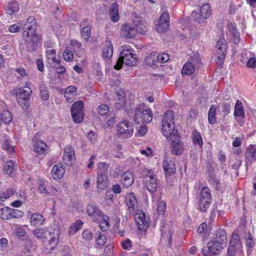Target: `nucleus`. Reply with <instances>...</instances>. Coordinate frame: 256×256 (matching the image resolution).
<instances>
[{
	"mask_svg": "<svg viewBox=\"0 0 256 256\" xmlns=\"http://www.w3.org/2000/svg\"><path fill=\"white\" fill-rule=\"evenodd\" d=\"M162 132L167 140H173L179 135L177 130L175 129L174 114L172 110H168L164 114Z\"/></svg>",
	"mask_w": 256,
	"mask_h": 256,
	"instance_id": "nucleus-1",
	"label": "nucleus"
},
{
	"mask_svg": "<svg viewBox=\"0 0 256 256\" xmlns=\"http://www.w3.org/2000/svg\"><path fill=\"white\" fill-rule=\"evenodd\" d=\"M224 248L220 242L212 239L203 248L202 252L204 256H214L220 254Z\"/></svg>",
	"mask_w": 256,
	"mask_h": 256,
	"instance_id": "nucleus-2",
	"label": "nucleus"
},
{
	"mask_svg": "<svg viewBox=\"0 0 256 256\" xmlns=\"http://www.w3.org/2000/svg\"><path fill=\"white\" fill-rule=\"evenodd\" d=\"M134 130L133 124L132 122L124 120L117 126V134L119 136L128 138L132 136Z\"/></svg>",
	"mask_w": 256,
	"mask_h": 256,
	"instance_id": "nucleus-3",
	"label": "nucleus"
},
{
	"mask_svg": "<svg viewBox=\"0 0 256 256\" xmlns=\"http://www.w3.org/2000/svg\"><path fill=\"white\" fill-rule=\"evenodd\" d=\"M191 60L192 62H187L183 66L181 72L182 76H190L194 72L196 66L198 65V62L200 61V56L196 54L194 56H192Z\"/></svg>",
	"mask_w": 256,
	"mask_h": 256,
	"instance_id": "nucleus-4",
	"label": "nucleus"
},
{
	"mask_svg": "<svg viewBox=\"0 0 256 256\" xmlns=\"http://www.w3.org/2000/svg\"><path fill=\"white\" fill-rule=\"evenodd\" d=\"M211 194L210 190L208 188H203L200 194L199 210L206 212L210 204Z\"/></svg>",
	"mask_w": 256,
	"mask_h": 256,
	"instance_id": "nucleus-5",
	"label": "nucleus"
},
{
	"mask_svg": "<svg viewBox=\"0 0 256 256\" xmlns=\"http://www.w3.org/2000/svg\"><path fill=\"white\" fill-rule=\"evenodd\" d=\"M152 119V113L150 108L141 110L137 108L134 116V121L139 124L140 122L150 123Z\"/></svg>",
	"mask_w": 256,
	"mask_h": 256,
	"instance_id": "nucleus-6",
	"label": "nucleus"
},
{
	"mask_svg": "<svg viewBox=\"0 0 256 256\" xmlns=\"http://www.w3.org/2000/svg\"><path fill=\"white\" fill-rule=\"evenodd\" d=\"M210 14L211 10L209 4H205L201 6L200 15H198L196 12H193L192 14V16L194 18V20L198 24H202Z\"/></svg>",
	"mask_w": 256,
	"mask_h": 256,
	"instance_id": "nucleus-7",
	"label": "nucleus"
},
{
	"mask_svg": "<svg viewBox=\"0 0 256 256\" xmlns=\"http://www.w3.org/2000/svg\"><path fill=\"white\" fill-rule=\"evenodd\" d=\"M120 56L126 65L130 66L136 65L137 62L136 54L132 52L131 49H123L120 52Z\"/></svg>",
	"mask_w": 256,
	"mask_h": 256,
	"instance_id": "nucleus-8",
	"label": "nucleus"
},
{
	"mask_svg": "<svg viewBox=\"0 0 256 256\" xmlns=\"http://www.w3.org/2000/svg\"><path fill=\"white\" fill-rule=\"evenodd\" d=\"M36 28L24 30L22 36L24 40L28 42H32L34 46H37L40 42L39 36L36 34Z\"/></svg>",
	"mask_w": 256,
	"mask_h": 256,
	"instance_id": "nucleus-9",
	"label": "nucleus"
},
{
	"mask_svg": "<svg viewBox=\"0 0 256 256\" xmlns=\"http://www.w3.org/2000/svg\"><path fill=\"white\" fill-rule=\"evenodd\" d=\"M134 25V20L132 24H125L122 26L120 28V34L122 37L126 38H132L137 34V30Z\"/></svg>",
	"mask_w": 256,
	"mask_h": 256,
	"instance_id": "nucleus-10",
	"label": "nucleus"
},
{
	"mask_svg": "<svg viewBox=\"0 0 256 256\" xmlns=\"http://www.w3.org/2000/svg\"><path fill=\"white\" fill-rule=\"evenodd\" d=\"M132 214L134 216L139 230H142L148 227L150 220L144 212L138 210V212Z\"/></svg>",
	"mask_w": 256,
	"mask_h": 256,
	"instance_id": "nucleus-11",
	"label": "nucleus"
},
{
	"mask_svg": "<svg viewBox=\"0 0 256 256\" xmlns=\"http://www.w3.org/2000/svg\"><path fill=\"white\" fill-rule=\"evenodd\" d=\"M170 26V16L167 12H164L160 16L156 30L159 33L165 32Z\"/></svg>",
	"mask_w": 256,
	"mask_h": 256,
	"instance_id": "nucleus-12",
	"label": "nucleus"
},
{
	"mask_svg": "<svg viewBox=\"0 0 256 256\" xmlns=\"http://www.w3.org/2000/svg\"><path fill=\"white\" fill-rule=\"evenodd\" d=\"M126 203L130 214H134L138 212L137 200L134 193L127 194L126 198Z\"/></svg>",
	"mask_w": 256,
	"mask_h": 256,
	"instance_id": "nucleus-13",
	"label": "nucleus"
},
{
	"mask_svg": "<svg viewBox=\"0 0 256 256\" xmlns=\"http://www.w3.org/2000/svg\"><path fill=\"white\" fill-rule=\"evenodd\" d=\"M247 61L246 66L248 68H254L256 66V55L248 50H245L242 53L241 62Z\"/></svg>",
	"mask_w": 256,
	"mask_h": 256,
	"instance_id": "nucleus-14",
	"label": "nucleus"
},
{
	"mask_svg": "<svg viewBox=\"0 0 256 256\" xmlns=\"http://www.w3.org/2000/svg\"><path fill=\"white\" fill-rule=\"evenodd\" d=\"M62 158L64 162L66 165L70 166L74 162L76 158L72 146H68L66 147Z\"/></svg>",
	"mask_w": 256,
	"mask_h": 256,
	"instance_id": "nucleus-15",
	"label": "nucleus"
},
{
	"mask_svg": "<svg viewBox=\"0 0 256 256\" xmlns=\"http://www.w3.org/2000/svg\"><path fill=\"white\" fill-rule=\"evenodd\" d=\"M171 143L172 152L175 155L181 154L184 150V144L180 142V136L176 138H174L173 140H168Z\"/></svg>",
	"mask_w": 256,
	"mask_h": 256,
	"instance_id": "nucleus-16",
	"label": "nucleus"
},
{
	"mask_svg": "<svg viewBox=\"0 0 256 256\" xmlns=\"http://www.w3.org/2000/svg\"><path fill=\"white\" fill-rule=\"evenodd\" d=\"M144 184L146 185L148 190L150 192H154L157 188V182L156 178L153 174L150 171L145 176Z\"/></svg>",
	"mask_w": 256,
	"mask_h": 256,
	"instance_id": "nucleus-17",
	"label": "nucleus"
},
{
	"mask_svg": "<svg viewBox=\"0 0 256 256\" xmlns=\"http://www.w3.org/2000/svg\"><path fill=\"white\" fill-rule=\"evenodd\" d=\"M163 168L166 177L174 174L176 172L174 162L171 158L167 157H164V159Z\"/></svg>",
	"mask_w": 256,
	"mask_h": 256,
	"instance_id": "nucleus-18",
	"label": "nucleus"
},
{
	"mask_svg": "<svg viewBox=\"0 0 256 256\" xmlns=\"http://www.w3.org/2000/svg\"><path fill=\"white\" fill-rule=\"evenodd\" d=\"M87 214L91 220L95 222L98 221L99 218L104 214L94 205H88L86 208Z\"/></svg>",
	"mask_w": 256,
	"mask_h": 256,
	"instance_id": "nucleus-19",
	"label": "nucleus"
},
{
	"mask_svg": "<svg viewBox=\"0 0 256 256\" xmlns=\"http://www.w3.org/2000/svg\"><path fill=\"white\" fill-rule=\"evenodd\" d=\"M108 187V181L106 176L104 174H99L96 176V188L98 191L100 192L106 190Z\"/></svg>",
	"mask_w": 256,
	"mask_h": 256,
	"instance_id": "nucleus-20",
	"label": "nucleus"
},
{
	"mask_svg": "<svg viewBox=\"0 0 256 256\" xmlns=\"http://www.w3.org/2000/svg\"><path fill=\"white\" fill-rule=\"evenodd\" d=\"M46 54L47 58L46 62L48 66H54L56 64H58V62H60L59 58L56 57V52L54 49L48 50Z\"/></svg>",
	"mask_w": 256,
	"mask_h": 256,
	"instance_id": "nucleus-21",
	"label": "nucleus"
},
{
	"mask_svg": "<svg viewBox=\"0 0 256 256\" xmlns=\"http://www.w3.org/2000/svg\"><path fill=\"white\" fill-rule=\"evenodd\" d=\"M82 36L86 40H88L91 36V27L87 19H84L80 23Z\"/></svg>",
	"mask_w": 256,
	"mask_h": 256,
	"instance_id": "nucleus-22",
	"label": "nucleus"
},
{
	"mask_svg": "<svg viewBox=\"0 0 256 256\" xmlns=\"http://www.w3.org/2000/svg\"><path fill=\"white\" fill-rule=\"evenodd\" d=\"M65 173V168L62 164H58L54 166L52 170V176L55 180H60Z\"/></svg>",
	"mask_w": 256,
	"mask_h": 256,
	"instance_id": "nucleus-23",
	"label": "nucleus"
},
{
	"mask_svg": "<svg viewBox=\"0 0 256 256\" xmlns=\"http://www.w3.org/2000/svg\"><path fill=\"white\" fill-rule=\"evenodd\" d=\"M134 25L136 26L137 33L144 34L147 32V26L146 22L140 18H136L134 20Z\"/></svg>",
	"mask_w": 256,
	"mask_h": 256,
	"instance_id": "nucleus-24",
	"label": "nucleus"
},
{
	"mask_svg": "<svg viewBox=\"0 0 256 256\" xmlns=\"http://www.w3.org/2000/svg\"><path fill=\"white\" fill-rule=\"evenodd\" d=\"M98 219V221L95 222L99 224V227L101 230L102 232L108 230L110 228L108 216L103 214Z\"/></svg>",
	"mask_w": 256,
	"mask_h": 256,
	"instance_id": "nucleus-25",
	"label": "nucleus"
},
{
	"mask_svg": "<svg viewBox=\"0 0 256 256\" xmlns=\"http://www.w3.org/2000/svg\"><path fill=\"white\" fill-rule=\"evenodd\" d=\"M118 102L115 104V106L117 109L124 108L125 106V94L124 91L122 88H118L116 91Z\"/></svg>",
	"mask_w": 256,
	"mask_h": 256,
	"instance_id": "nucleus-26",
	"label": "nucleus"
},
{
	"mask_svg": "<svg viewBox=\"0 0 256 256\" xmlns=\"http://www.w3.org/2000/svg\"><path fill=\"white\" fill-rule=\"evenodd\" d=\"M32 94V90L30 88H29L28 90H24L22 88H20L18 92L16 93V97L18 99V102H20V100H22L25 102L29 100Z\"/></svg>",
	"mask_w": 256,
	"mask_h": 256,
	"instance_id": "nucleus-27",
	"label": "nucleus"
},
{
	"mask_svg": "<svg viewBox=\"0 0 256 256\" xmlns=\"http://www.w3.org/2000/svg\"><path fill=\"white\" fill-rule=\"evenodd\" d=\"M76 88L72 86H68L64 92V98L68 102H72L75 98Z\"/></svg>",
	"mask_w": 256,
	"mask_h": 256,
	"instance_id": "nucleus-28",
	"label": "nucleus"
},
{
	"mask_svg": "<svg viewBox=\"0 0 256 256\" xmlns=\"http://www.w3.org/2000/svg\"><path fill=\"white\" fill-rule=\"evenodd\" d=\"M60 234V229L58 226H56L54 230V232H50L51 236L49 240V244L52 246V248L55 246L59 242V236Z\"/></svg>",
	"mask_w": 256,
	"mask_h": 256,
	"instance_id": "nucleus-29",
	"label": "nucleus"
},
{
	"mask_svg": "<svg viewBox=\"0 0 256 256\" xmlns=\"http://www.w3.org/2000/svg\"><path fill=\"white\" fill-rule=\"evenodd\" d=\"M47 145L43 140H40L35 142L34 144V150L39 154H46L47 150Z\"/></svg>",
	"mask_w": 256,
	"mask_h": 256,
	"instance_id": "nucleus-30",
	"label": "nucleus"
},
{
	"mask_svg": "<svg viewBox=\"0 0 256 256\" xmlns=\"http://www.w3.org/2000/svg\"><path fill=\"white\" fill-rule=\"evenodd\" d=\"M245 156L248 161H252L256 160V145L250 144L246 150Z\"/></svg>",
	"mask_w": 256,
	"mask_h": 256,
	"instance_id": "nucleus-31",
	"label": "nucleus"
},
{
	"mask_svg": "<svg viewBox=\"0 0 256 256\" xmlns=\"http://www.w3.org/2000/svg\"><path fill=\"white\" fill-rule=\"evenodd\" d=\"M133 182L134 178L132 172H125L121 179V183L123 186L128 188L132 184Z\"/></svg>",
	"mask_w": 256,
	"mask_h": 256,
	"instance_id": "nucleus-32",
	"label": "nucleus"
},
{
	"mask_svg": "<svg viewBox=\"0 0 256 256\" xmlns=\"http://www.w3.org/2000/svg\"><path fill=\"white\" fill-rule=\"evenodd\" d=\"M44 222V216L40 214H33L30 218V222L31 225L38 226L43 224Z\"/></svg>",
	"mask_w": 256,
	"mask_h": 256,
	"instance_id": "nucleus-33",
	"label": "nucleus"
},
{
	"mask_svg": "<svg viewBox=\"0 0 256 256\" xmlns=\"http://www.w3.org/2000/svg\"><path fill=\"white\" fill-rule=\"evenodd\" d=\"M214 240L220 242L223 246H226L227 243V236L226 232L222 229H220L216 231Z\"/></svg>",
	"mask_w": 256,
	"mask_h": 256,
	"instance_id": "nucleus-34",
	"label": "nucleus"
},
{
	"mask_svg": "<svg viewBox=\"0 0 256 256\" xmlns=\"http://www.w3.org/2000/svg\"><path fill=\"white\" fill-rule=\"evenodd\" d=\"M20 10V6L16 0H13L8 4L6 14L9 16H12L14 14Z\"/></svg>",
	"mask_w": 256,
	"mask_h": 256,
	"instance_id": "nucleus-35",
	"label": "nucleus"
},
{
	"mask_svg": "<svg viewBox=\"0 0 256 256\" xmlns=\"http://www.w3.org/2000/svg\"><path fill=\"white\" fill-rule=\"evenodd\" d=\"M110 14L112 21L116 22L118 20L120 16L118 12V5L116 3L114 2L111 6Z\"/></svg>",
	"mask_w": 256,
	"mask_h": 256,
	"instance_id": "nucleus-36",
	"label": "nucleus"
},
{
	"mask_svg": "<svg viewBox=\"0 0 256 256\" xmlns=\"http://www.w3.org/2000/svg\"><path fill=\"white\" fill-rule=\"evenodd\" d=\"M157 62L156 54V53L148 54L144 60V63L150 67H154Z\"/></svg>",
	"mask_w": 256,
	"mask_h": 256,
	"instance_id": "nucleus-37",
	"label": "nucleus"
},
{
	"mask_svg": "<svg viewBox=\"0 0 256 256\" xmlns=\"http://www.w3.org/2000/svg\"><path fill=\"white\" fill-rule=\"evenodd\" d=\"M234 115L235 116L244 118V112L242 104L239 100H237L235 106Z\"/></svg>",
	"mask_w": 256,
	"mask_h": 256,
	"instance_id": "nucleus-38",
	"label": "nucleus"
},
{
	"mask_svg": "<svg viewBox=\"0 0 256 256\" xmlns=\"http://www.w3.org/2000/svg\"><path fill=\"white\" fill-rule=\"evenodd\" d=\"M228 256H244V252L242 247L228 246Z\"/></svg>",
	"mask_w": 256,
	"mask_h": 256,
	"instance_id": "nucleus-39",
	"label": "nucleus"
},
{
	"mask_svg": "<svg viewBox=\"0 0 256 256\" xmlns=\"http://www.w3.org/2000/svg\"><path fill=\"white\" fill-rule=\"evenodd\" d=\"M83 222L80 220H77L74 223L72 224L68 230L70 236L75 234L82 228Z\"/></svg>",
	"mask_w": 256,
	"mask_h": 256,
	"instance_id": "nucleus-40",
	"label": "nucleus"
},
{
	"mask_svg": "<svg viewBox=\"0 0 256 256\" xmlns=\"http://www.w3.org/2000/svg\"><path fill=\"white\" fill-rule=\"evenodd\" d=\"M217 108L216 105H212L210 107L208 112V120L210 124H214L216 122V112Z\"/></svg>",
	"mask_w": 256,
	"mask_h": 256,
	"instance_id": "nucleus-41",
	"label": "nucleus"
},
{
	"mask_svg": "<svg viewBox=\"0 0 256 256\" xmlns=\"http://www.w3.org/2000/svg\"><path fill=\"white\" fill-rule=\"evenodd\" d=\"M14 164L12 160L7 161L3 166V172L4 174L11 176L14 170Z\"/></svg>",
	"mask_w": 256,
	"mask_h": 256,
	"instance_id": "nucleus-42",
	"label": "nucleus"
},
{
	"mask_svg": "<svg viewBox=\"0 0 256 256\" xmlns=\"http://www.w3.org/2000/svg\"><path fill=\"white\" fill-rule=\"evenodd\" d=\"M15 192L12 188L8 189L5 192H0V204L12 196Z\"/></svg>",
	"mask_w": 256,
	"mask_h": 256,
	"instance_id": "nucleus-43",
	"label": "nucleus"
},
{
	"mask_svg": "<svg viewBox=\"0 0 256 256\" xmlns=\"http://www.w3.org/2000/svg\"><path fill=\"white\" fill-rule=\"evenodd\" d=\"M226 53V49H217L216 56V63L220 65L224 62Z\"/></svg>",
	"mask_w": 256,
	"mask_h": 256,
	"instance_id": "nucleus-44",
	"label": "nucleus"
},
{
	"mask_svg": "<svg viewBox=\"0 0 256 256\" xmlns=\"http://www.w3.org/2000/svg\"><path fill=\"white\" fill-rule=\"evenodd\" d=\"M95 240L98 246L101 247L104 246L106 242V238L104 235L100 232H98L95 236Z\"/></svg>",
	"mask_w": 256,
	"mask_h": 256,
	"instance_id": "nucleus-45",
	"label": "nucleus"
},
{
	"mask_svg": "<svg viewBox=\"0 0 256 256\" xmlns=\"http://www.w3.org/2000/svg\"><path fill=\"white\" fill-rule=\"evenodd\" d=\"M36 22L35 18L33 16H30L26 19L24 25V30L36 28Z\"/></svg>",
	"mask_w": 256,
	"mask_h": 256,
	"instance_id": "nucleus-46",
	"label": "nucleus"
},
{
	"mask_svg": "<svg viewBox=\"0 0 256 256\" xmlns=\"http://www.w3.org/2000/svg\"><path fill=\"white\" fill-rule=\"evenodd\" d=\"M48 182L46 180H39L38 182V192L42 194H48L47 190V186Z\"/></svg>",
	"mask_w": 256,
	"mask_h": 256,
	"instance_id": "nucleus-47",
	"label": "nucleus"
},
{
	"mask_svg": "<svg viewBox=\"0 0 256 256\" xmlns=\"http://www.w3.org/2000/svg\"><path fill=\"white\" fill-rule=\"evenodd\" d=\"M192 142L195 145H198L200 148L202 146L203 142L200 134L196 130L193 131L192 133Z\"/></svg>",
	"mask_w": 256,
	"mask_h": 256,
	"instance_id": "nucleus-48",
	"label": "nucleus"
},
{
	"mask_svg": "<svg viewBox=\"0 0 256 256\" xmlns=\"http://www.w3.org/2000/svg\"><path fill=\"white\" fill-rule=\"evenodd\" d=\"M84 106V103L81 100L74 102L71 108V113L76 114V112H82V110Z\"/></svg>",
	"mask_w": 256,
	"mask_h": 256,
	"instance_id": "nucleus-49",
	"label": "nucleus"
},
{
	"mask_svg": "<svg viewBox=\"0 0 256 256\" xmlns=\"http://www.w3.org/2000/svg\"><path fill=\"white\" fill-rule=\"evenodd\" d=\"M229 246L242 247L240 237L237 234L234 232L232 234Z\"/></svg>",
	"mask_w": 256,
	"mask_h": 256,
	"instance_id": "nucleus-50",
	"label": "nucleus"
},
{
	"mask_svg": "<svg viewBox=\"0 0 256 256\" xmlns=\"http://www.w3.org/2000/svg\"><path fill=\"white\" fill-rule=\"evenodd\" d=\"M39 89L41 98L44 100H47L49 98V93L46 86L42 84L40 86Z\"/></svg>",
	"mask_w": 256,
	"mask_h": 256,
	"instance_id": "nucleus-51",
	"label": "nucleus"
},
{
	"mask_svg": "<svg viewBox=\"0 0 256 256\" xmlns=\"http://www.w3.org/2000/svg\"><path fill=\"white\" fill-rule=\"evenodd\" d=\"M11 208L6 206L1 209V218L4 220H8L12 218Z\"/></svg>",
	"mask_w": 256,
	"mask_h": 256,
	"instance_id": "nucleus-52",
	"label": "nucleus"
},
{
	"mask_svg": "<svg viewBox=\"0 0 256 256\" xmlns=\"http://www.w3.org/2000/svg\"><path fill=\"white\" fill-rule=\"evenodd\" d=\"M12 114L10 112L4 110L2 112V122L8 124L12 122Z\"/></svg>",
	"mask_w": 256,
	"mask_h": 256,
	"instance_id": "nucleus-53",
	"label": "nucleus"
},
{
	"mask_svg": "<svg viewBox=\"0 0 256 256\" xmlns=\"http://www.w3.org/2000/svg\"><path fill=\"white\" fill-rule=\"evenodd\" d=\"M46 232L44 228H37L33 231V234L38 239L45 238Z\"/></svg>",
	"mask_w": 256,
	"mask_h": 256,
	"instance_id": "nucleus-54",
	"label": "nucleus"
},
{
	"mask_svg": "<svg viewBox=\"0 0 256 256\" xmlns=\"http://www.w3.org/2000/svg\"><path fill=\"white\" fill-rule=\"evenodd\" d=\"M157 62L164 63L170 59L169 54L167 53L162 52L158 54H156Z\"/></svg>",
	"mask_w": 256,
	"mask_h": 256,
	"instance_id": "nucleus-55",
	"label": "nucleus"
},
{
	"mask_svg": "<svg viewBox=\"0 0 256 256\" xmlns=\"http://www.w3.org/2000/svg\"><path fill=\"white\" fill-rule=\"evenodd\" d=\"M5 138L6 140L2 144V148L8 152L10 153L14 151V147L10 144V142L6 137Z\"/></svg>",
	"mask_w": 256,
	"mask_h": 256,
	"instance_id": "nucleus-56",
	"label": "nucleus"
},
{
	"mask_svg": "<svg viewBox=\"0 0 256 256\" xmlns=\"http://www.w3.org/2000/svg\"><path fill=\"white\" fill-rule=\"evenodd\" d=\"M62 56L64 60L66 62H71L74 59L73 52L69 49H66L64 52Z\"/></svg>",
	"mask_w": 256,
	"mask_h": 256,
	"instance_id": "nucleus-57",
	"label": "nucleus"
},
{
	"mask_svg": "<svg viewBox=\"0 0 256 256\" xmlns=\"http://www.w3.org/2000/svg\"><path fill=\"white\" fill-rule=\"evenodd\" d=\"M82 236L84 240L86 241H90L93 238V234L90 229L84 230L82 233Z\"/></svg>",
	"mask_w": 256,
	"mask_h": 256,
	"instance_id": "nucleus-58",
	"label": "nucleus"
},
{
	"mask_svg": "<svg viewBox=\"0 0 256 256\" xmlns=\"http://www.w3.org/2000/svg\"><path fill=\"white\" fill-rule=\"evenodd\" d=\"M108 168V165L106 162H98V173L99 174H104L105 172H106Z\"/></svg>",
	"mask_w": 256,
	"mask_h": 256,
	"instance_id": "nucleus-59",
	"label": "nucleus"
},
{
	"mask_svg": "<svg viewBox=\"0 0 256 256\" xmlns=\"http://www.w3.org/2000/svg\"><path fill=\"white\" fill-rule=\"evenodd\" d=\"M110 109L108 105L102 104L100 105L98 108V113L101 116H105L109 112Z\"/></svg>",
	"mask_w": 256,
	"mask_h": 256,
	"instance_id": "nucleus-60",
	"label": "nucleus"
},
{
	"mask_svg": "<svg viewBox=\"0 0 256 256\" xmlns=\"http://www.w3.org/2000/svg\"><path fill=\"white\" fill-rule=\"evenodd\" d=\"M166 203L164 201L162 200L158 202L157 211L159 214H163L166 210Z\"/></svg>",
	"mask_w": 256,
	"mask_h": 256,
	"instance_id": "nucleus-61",
	"label": "nucleus"
},
{
	"mask_svg": "<svg viewBox=\"0 0 256 256\" xmlns=\"http://www.w3.org/2000/svg\"><path fill=\"white\" fill-rule=\"evenodd\" d=\"M113 54V49H103L102 56L104 59L110 60Z\"/></svg>",
	"mask_w": 256,
	"mask_h": 256,
	"instance_id": "nucleus-62",
	"label": "nucleus"
},
{
	"mask_svg": "<svg viewBox=\"0 0 256 256\" xmlns=\"http://www.w3.org/2000/svg\"><path fill=\"white\" fill-rule=\"evenodd\" d=\"M173 234L174 230L172 229H170L168 231V234L166 232H162V236L164 239L168 240L169 244H170L172 240V236Z\"/></svg>",
	"mask_w": 256,
	"mask_h": 256,
	"instance_id": "nucleus-63",
	"label": "nucleus"
},
{
	"mask_svg": "<svg viewBox=\"0 0 256 256\" xmlns=\"http://www.w3.org/2000/svg\"><path fill=\"white\" fill-rule=\"evenodd\" d=\"M72 116L74 122L76 123H80L83 120L84 116L82 112H76V114L72 113Z\"/></svg>",
	"mask_w": 256,
	"mask_h": 256,
	"instance_id": "nucleus-64",
	"label": "nucleus"
}]
</instances>
